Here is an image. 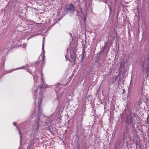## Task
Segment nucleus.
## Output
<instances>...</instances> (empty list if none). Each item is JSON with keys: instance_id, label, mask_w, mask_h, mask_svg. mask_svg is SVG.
Listing matches in <instances>:
<instances>
[{"instance_id": "3", "label": "nucleus", "mask_w": 149, "mask_h": 149, "mask_svg": "<svg viewBox=\"0 0 149 149\" xmlns=\"http://www.w3.org/2000/svg\"><path fill=\"white\" fill-rule=\"evenodd\" d=\"M9 44H10V43H8V46H9V47H10V46H11V45H10Z\"/></svg>"}, {"instance_id": "2", "label": "nucleus", "mask_w": 149, "mask_h": 149, "mask_svg": "<svg viewBox=\"0 0 149 149\" xmlns=\"http://www.w3.org/2000/svg\"><path fill=\"white\" fill-rule=\"evenodd\" d=\"M39 97H38V98H39V99H41L42 97V95L41 94H39Z\"/></svg>"}, {"instance_id": "5", "label": "nucleus", "mask_w": 149, "mask_h": 149, "mask_svg": "<svg viewBox=\"0 0 149 149\" xmlns=\"http://www.w3.org/2000/svg\"><path fill=\"white\" fill-rule=\"evenodd\" d=\"M41 77H42V78H43V75H42V74H41Z\"/></svg>"}, {"instance_id": "8", "label": "nucleus", "mask_w": 149, "mask_h": 149, "mask_svg": "<svg viewBox=\"0 0 149 149\" xmlns=\"http://www.w3.org/2000/svg\"><path fill=\"white\" fill-rule=\"evenodd\" d=\"M143 72H144V70H143Z\"/></svg>"}, {"instance_id": "6", "label": "nucleus", "mask_w": 149, "mask_h": 149, "mask_svg": "<svg viewBox=\"0 0 149 149\" xmlns=\"http://www.w3.org/2000/svg\"><path fill=\"white\" fill-rule=\"evenodd\" d=\"M19 133L20 134V130H19Z\"/></svg>"}, {"instance_id": "4", "label": "nucleus", "mask_w": 149, "mask_h": 149, "mask_svg": "<svg viewBox=\"0 0 149 149\" xmlns=\"http://www.w3.org/2000/svg\"><path fill=\"white\" fill-rule=\"evenodd\" d=\"M16 123L15 122L14 123V125H16Z\"/></svg>"}, {"instance_id": "9", "label": "nucleus", "mask_w": 149, "mask_h": 149, "mask_svg": "<svg viewBox=\"0 0 149 149\" xmlns=\"http://www.w3.org/2000/svg\"><path fill=\"white\" fill-rule=\"evenodd\" d=\"M38 104L39 105V102H38Z\"/></svg>"}, {"instance_id": "1", "label": "nucleus", "mask_w": 149, "mask_h": 149, "mask_svg": "<svg viewBox=\"0 0 149 149\" xmlns=\"http://www.w3.org/2000/svg\"><path fill=\"white\" fill-rule=\"evenodd\" d=\"M66 9L69 11H74L75 8L72 4L68 5L66 6Z\"/></svg>"}, {"instance_id": "7", "label": "nucleus", "mask_w": 149, "mask_h": 149, "mask_svg": "<svg viewBox=\"0 0 149 149\" xmlns=\"http://www.w3.org/2000/svg\"><path fill=\"white\" fill-rule=\"evenodd\" d=\"M34 80H36V78H35V77H34Z\"/></svg>"}]
</instances>
